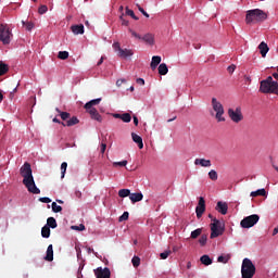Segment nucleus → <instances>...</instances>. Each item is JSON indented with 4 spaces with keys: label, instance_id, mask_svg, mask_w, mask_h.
Listing matches in <instances>:
<instances>
[{
    "label": "nucleus",
    "instance_id": "obj_36",
    "mask_svg": "<svg viewBox=\"0 0 278 278\" xmlns=\"http://www.w3.org/2000/svg\"><path fill=\"white\" fill-rule=\"evenodd\" d=\"M126 14L127 16H131L134 21H138V16H136V13H134V10H130L129 7H126Z\"/></svg>",
    "mask_w": 278,
    "mask_h": 278
},
{
    "label": "nucleus",
    "instance_id": "obj_42",
    "mask_svg": "<svg viewBox=\"0 0 278 278\" xmlns=\"http://www.w3.org/2000/svg\"><path fill=\"white\" fill-rule=\"evenodd\" d=\"M217 262H219L222 264H227V262H229V255H227V256H224V255L218 256Z\"/></svg>",
    "mask_w": 278,
    "mask_h": 278
},
{
    "label": "nucleus",
    "instance_id": "obj_19",
    "mask_svg": "<svg viewBox=\"0 0 278 278\" xmlns=\"http://www.w3.org/2000/svg\"><path fill=\"white\" fill-rule=\"evenodd\" d=\"M117 55L119 58H124V59H127V58H131V55H134V51L132 50H129V49H121L117 53Z\"/></svg>",
    "mask_w": 278,
    "mask_h": 278
},
{
    "label": "nucleus",
    "instance_id": "obj_56",
    "mask_svg": "<svg viewBox=\"0 0 278 278\" xmlns=\"http://www.w3.org/2000/svg\"><path fill=\"white\" fill-rule=\"evenodd\" d=\"M106 149H108V144L101 143V149H100V151H101L102 154L105 153V150H106Z\"/></svg>",
    "mask_w": 278,
    "mask_h": 278
},
{
    "label": "nucleus",
    "instance_id": "obj_51",
    "mask_svg": "<svg viewBox=\"0 0 278 278\" xmlns=\"http://www.w3.org/2000/svg\"><path fill=\"white\" fill-rule=\"evenodd\" d=\"M119 20L122 21V25H124L125 27H127V25H129V21L125 20V17L123 15L119 16Z\"/></svg>",
    "mask_w": 278,
    "mask_h": 278
},
{
    "label": "nucleus",
    "instance_id": "obj_52",
    "mask_svg": "<svg viewBox=\"0 0 278 278\" xmlns=\"http://www.w3.org/2000/svg\"><path fill=\"white\" fill-rule=\"evenodd\" d=\"M228 73H230V75L236 71V65H229L227 68Z\"/></svg>",
    "mask_w": 278,
    "mask_h": 278
},
{
    "label": "nucleus",
    "instance_id": "obj_64",
    "mask_svg": "<svg viewBox=\"0 0 278 278\" xmlns=\"http://www.w3.org/2000/svg\"><path fill=\"white\" fill-rule=\"evenodd\" d=\"M273 77L278 81V73H273Z\"/></svg>",
    "mask_w": 278,
    "mask_h": 278
},
{
    "label": "nucleus",
    "instance_id": "obj_53",
    "mask_svg": "<svg viewBox=\"0 0 278 278\" xmlns=\"http://www.w3.org/2000/svg\"><path fill=\"white\" fill-rule=\"evenodd\" d=\"M39 201L41 203H51V199L50 198H40Z\"/></svg>",
    "mask_w": 278,
    "mask_h": 278
},
{
    "label": "nucleus",
    "instance_id": "obj_15",
    "mask_svg": "<svg viewBox=\"0 0 278 278\" xmlns=\"http://www.w3.org/2000/svg\"><path fill=\"white\" fill-rule=\"evenodd\" d=\"M61 125H63V127H73L75 125H79V118H77V116L70 117L68 121L62 122Z\"/></svg>",
    "mask_w": 278,
    "mask_h": 278
},
{
    "label": "nucleus",
    "instance_id": "obj_47",
    "mask_svg": "<svg viewBox=\"0 0 278 278\" xmlns=\"http://www.w3.org/2000/svg\"><path fill=\"white\" fill-rule=\"evenodd\" d=\"M168 255H170V251H165L160 254L161 260H168Z\"/></svg>",
    "mask_w": 278,
    "mask_h": 278
},
{
    "label": "nucleus",
    "instance_id": "obj_10",
    "mask_svg": "<svg viewBox=\"0 0 278 278\" xmlns=\"http://www.w3.org/2000/svg\"><path fill=\"white\" fill-rule=\"evenodd\" d=\"M197 218H201L203 214H205V199L201 197L198 202V206L195 207Z\"/></svg>",
    "mask_w": 278,
    "mask_h": 278
},
{
    "label": "nucleus",
    "instance_id": "obj_35",
    "mask_svg": "<svg viewBox=\"0 0 278 278\" xmlns=\"http://www.w3.org/2000/svg\"><path fill=\"white\" fill-rule=\"evenodd\" d=\"M202 231H203V230H202L201 228H198V229L193 230V231L191 232V238H192L193 240H197V238H199V236H201Z\"/></svg>",
    "mask_w": 278,
    "mask_h": 278
},
{
    "label": "nucleus",
    "instance_id": "obj_57",
    "mask_svg": "<svg viewBox=\"0 0 278 278\" xmlns=\"http://www.w3.org/2000/svg\"><path fill=\"white\" fill-rule=\"evenodd\" d=\"M137 84H139V86H144V80L142 78H137Z\"/></svg>",
    "mask_w": 278,
    "mask_h": 278
},
{
    "label": "nucleus",
    "instance_id": "obj_24",
    "mask_svg": "<svg viewBox=\"0 0 278 278\" xmlns=\"http://www.w3.org/2000/svg\"><path fill=\"white\" fill-rule=\"evenodd\" d=\"M73 34H75V36H79V34H84V26L83 24H79V25H73L71 27Z\"/></svg>",
    "mask_w": 278,
    "mask_h": 278
},
{
    "label": "nucleus",
    "instance_id": "obj_13",
    "mask_svg": "<svg viewBox=\"0 0 278 278\" xmlns=\"http://www.w3.org/2000/svg\"><path fill=\"white\" fill-rule=\"evenodd\" d=\"M194 165L195 166H202V168H210V166H212V161L211 160H205V159H195L194 160Z\"/></svg>",
    "mask_w": 278,
    "mask_h": 278
},
{
    "label": "nucleus",
    "instance_id": "obj_31",
    "mask_svg": "<svg viewBox=\"0 0 278 278\" xmlns=\"http://www.w3.org/2000/svg\"><path fill=\"white\" fill-rule=\"evenodd\" d=\"M56 112H59L62 121H64L66 123V121H68L71 118V113L68 112H61L60 109H56Z\"/></svg>",
    "mask_w": 278,
    "mask_h": 278
},
{
    "label": "nucleus",
    "instance_id": "obj_12",
    "mask_svg": "<svg viewBox=\"0 0 278 278\" xmlns=\"http://www.w3.org/2000/svg\"><path fill=\"white\" fill-rule=\"evenodd\" d=\"M87 112L92 121L103 123V117L101 116V114H99V111H97V109H89L87 110Z\"/></svg>",
    "mask_w": 278,
    "mask_h": 278
},
{
    "label": "nucleus",
    "instance_id": "obj_22",
    "mask_svg": "<svg viewBox=\"0 0 278 278\" xmlns=\"http://www.w3.org/2000/svg\"><path fill=\"white\" fill-rule=\"evenodd\" d=\"M45 260L46 262H53V244L48 245Z\"/></svg>",
    "mask_w": 278,
    "mask_h": 278
},
{
    "label": "nucleus",
    "instance_id": "obj_16",
    "mask_svg": "<svg viewBox=\"0 0 278 278\" xmlns=\"http://www.w3.org/2000/svg\"><path fill=\"white\" fill-rule=\"evenodd\" d=\"M131 138H132V141L136 142V144H138L139 149H144V143L142 142V137H140L136 132H131Z\"/></svg>",
    "mask_w": 278,
    "mask_h": 278
},
{
    "label": "nucleus",
    "instance_id": "obj_59",
    "mask_svg": "<svg viewBox=\"0 0 278 278\" xmlns=\"http://www.w3.org/2000/svg\"><path fill=\"white\" fill-rule=\"evenodd\" d=\"M113 117L122 119L123 118V114L115 113V114H113Z\"/></svg>",
    "mask_w": 278,
    "mask_h": 278
},
{
    "label": "nucleus",
    "instance_id": "obj_3",
    "mask_svg": "<svg viewBox=\"0 0 278 278\" xmlns=\"http://www.w3.org/2000/svg\"><path fill=\"white\" fill-rule=\"evenodd\" d=\"M266 18H268V15L264 11L260 9H253L247 11L245 23L247 25H251V23H262L266 21Z\"/></svg>",
    "mask_w": 278,
    "mask_h": 278
},
{
    "label": "nucleus",
    "instance_id": "obj_18",
    "mask_svg": "<svg viewBox=\"0 0 278 278\" xmlns=\"http://www.w3.org/2000/svg\"><path fill=\"white\" fill-rule=\"evenodd\" d=\"M161 62H162V56H160V55L152 56V61L150 63L152 71H155L157 68V66H160Z\"/></svg>",
    "mask_w": 278,
    "mask_h": 278
},
{
    "label": "nucleus",
    "instance_id": "obj_44",
    "mask_svg": "<svg viewBox=\"0 0 278 278\" xmlns=\"http://www.w3.org/2000/svg\"><path fill=\"white\" fill-rule=\"evenodd\" d=\"M48 10H49V8H48L47 5H45V4H42V5L39 7V9H38V13H39V14H47Z\"/></svg>",
    "mask_w": 278,
    "mask_h": 278
},
{
    "label": "nucleus",
    "instance_id": "obj_49",
    "mask_svg": "<svg viewBox=\"0 0 278 278\" xmlns=\"http://www.w3.org/2000/svg\"><path fill=\"white\" fill-rule=\"evenodd\" d=\"M113 166H127V160L121 162H114Z\"/></svg>",
    "mask_w": 278,
    "mask_h": 278
},
{
    "label": "nucleus",
    "instance_id": "obj_54",
    "mask_svg": "<svg viewBox=\"0 0 278 278\" xmlns=\"http://www.w3.org/2000/svg\"><path fill=\"white\" fill-rule=\"evenodd\" d=\"M34 27V23H31V22H28V23H26V29H27V31H31V28Z\"/></svg>",
    "mask_w": 278,
    "mask_h": 278
},
{
    "label": "nucleus",
    "instance_id": "obj_6",
    "mask_svg": "<svg viewBox=\"0 0 278 278\" xmlns=\"http://www.w3.org/2000/svg\"><path fill=\"white\" fill-rule=\"evenodd\" d=\"M0 42L2 45H10L12 42V30L5 23H0Z\"/></svg>",
    "mask_w": 278,
    "mask_h": 278
},
{
    "label": "nucleus",
    "instance_id": "obj_21",
    "mask_svg": "<svg viewBox=\"0 0 278 278\" xmlns=\"http://www.w3.org/2000/svg\"><path fill=\"white\" fill-rule=\"evenodd\" d=\"M258 49L261 51L262 58H266V53H268V51H269L268 45L266 42L262 41L258 45Z\"/></svg>",
    "mask_w": 278,
    "mask_h": 278
},
{
    "label": "nucleus",
    "instance_id": "obj_60",
    "mask_svg": "<svg viewBox=\"0 0 278 278\" xmlns=\"http://www.w3.org/2000/svg\"><path fill=\"white\" fill-rule=\"evenodd\" d=\"M52 121H53V123H58L59 125H62V123H63L60 119H58V117H54Z\"/></svg>",
    "mask_w": 278,
    "mask_h": 278
},
{
    "label": "nucleus",
    "instance_id": "obj_1",
    "mask_svg": "<svg viewBox=\"0 0 278 278\" xmlns=\"http://www.w3.org/2000/svg\"><path fill=\"white\" fill-rule=\"evenodd\" d=\"M20 174L23 177V184L25 185V188H27L28 192L31 194H40V190L36 186V181L34 180V174L31 170V164L28 162H25L21 168Z\"/></svg>",
    "mask_w": 278,
    "mask_h": 278
},
{
    "label": "nucleus",
    "instance_id": "obj_55",
    "mask_svg": "<svg viewBox=\"0 0 278 278\" xmlns=\"http://www.w3.org/2000/svg\"><path fill=\"white\" fill-rule=\"evenodd\" d=\"M125 79H118L117 81H116V86H117V88H121L122 86H123V84H125Z\"/></svg>",
    "mask_w": 278,
    "mask_h": 278
},
{
    "label": "nucleus",
    "instance_id": "obj_7",
    "mask_svg": "<svg viewBox=\"0 0 278 278\" xmlns=\"http://www.w3.org/2000/svg\"><path fill=\"white\" fill-rule=\"evenodd\" d=\"M223 233H225V224L213 218V223L211 224V239L218 238V236H223Z\"/></svg>",
    "mask_w": 278,
    "mask_h": 278
},
{
    "label": "nucleus",
    "instance_id": "obj_48",
    "mask_svg": "<svg viewBox=\"0 0 278 278\" xmlns=\"http://www.w3.org/2000/svg\"><path fill=\"white\" fill-rule=\"evenodd\" d=\"M137 8H138L139 12H141V14H143V16H146V18H149V13H147V11H144V9L142 7H140V4H137Z\"/></svg>",
    "mask_w": 278,
    "mask_h": 278
},
{
    "label": "nucleus",
    "instance_id": "obj_14",
    "mask_svg": "<svg viewBox=\"0 0 278 278\" xmlns=\"http://www.w3.org/2000/svg\"><path fill=\"white\" fill-rule=\"evenodd\" d=\"M216 210L219 212V214H223L225 216L229 210V205H227V202H217Z\"/></svg>",
    "mask_w": 278,
    "mask_h": 278
},
{
    "label": "nucleus",
    "instance_id": "obj_20",
    "mask_svg": "<svg viewBox=\"0 0 278 278\" xmlns=\"http://www.w3.org/2000/svg\"><path fill=\"white\" fill-rule=\"evenodd\" d=\"M131 203H139V201H142L144 199V195L142 193H130L129 197Z\"/></svg>",
    "mask_w": 278,
    "mask_h": 278
},
{
    "label": "nucleus",
    "instance_id": "obj_11",
    "mask_svg": "<svg viewBox=\"0 0 278 278\" xmlns=\"http://www.w3.org/2000/svg\"><path fill=\"white\" fill-rule=\"evenodd\" d=\"M94 275L97 278H110L112 274L110 271V268L108 267H98L97 269H94Z\"/></svg>",
    "mask_w": 278,
    "mask_h": 278
},
{
    "label": "nucleus",
    "instance_id": "obj_40",
    "mask_svg": "<svg viewBox=\"0 0 278 278\" xmlns=\"http://www.w3.org/2000/svg\"><path fill=\"white\" fill-rule=\"evenodd\" d=\"M131 264L134 268H138V266H140V258L138 256H134L131 260Z\"/></svg>",
    "mask_w": 278,
    "mask_h": 278
},
{
    "label": "nucleus",
    "instance_id": "obj_50",
    "mask_svg": "<svg viewBox=\"0 0 278 278\" xmlns=\"http://www.w3.org/2000/svg\"><path fill=\"white\" fill-rule=\"evenodd\" d=\"M113 49H114V51H117V53H118L123 48H121V43L119 42H114L113 43Z\"/></svg>",
    "mask_w": 278,
    "mask_h": 278
},
{
    "label": "nucleus",
    "instance_id": "obj_29",
    "mask_svg": "<svg viewBox=\"0 0 278 278\" xmlns=\"http://www.w3.org/2000/svg\"><path fill=\"white\" fill-rule=\"evenodd\" d=\"M250 197H266V189H258L256 191H252Z\"/></svg>",
    "mask_w": 278,
    "mask_h": 278
},
{
    "label": "nucleus",
    "instance_id": "obj_17",
    "mask_svg": "<svg viewBox=\"0 0 278 278\" xmlns=\"http://www.w3.org/2000/svg\"><path fill=\"white\" fill-rule=\"evenodd\" d=\"M99 103H101V98L90 100L89 102H87L85 104L84 108H85V110H96L94 105H99Z\"/></svg>",
    "mask_w": 278,
    "mask_h": 278
},
{
    "label": "nucleus",
    "instance_id": "obj_63",
    "mask_svg": "<svg viewBox=\"0 0 278 278\" xmlns=\"http://www.w3.org/2000/svg\"><path fill=\"white\" fill-rule=\"evenodd\" d=\"M193 47L194 49H201V43H194Z\"/></svg>",
    "mask_w": 278,
    "mask_h": 278
},
{
    "label": "nucleus",
    "instance_id": "obj_23",
    "mask_svg": "<svg viewBox=\"0 0 278 278\" xmlns=\"http://www.w3.org/2000/svg\"><path fill=\"white\" fill-rule=\"evenodd\" d=\"M141 40H143L144 42H147V45H155V37L153 36V34H147L144 35Z\"/></svg>",
    "mask_w": 278,
    "mask_h": 278
},
{
    "label": "nucleus",
    "instance_id": "obj_34",
    "mask_svg": "<svg viewBox=\"0 0 278 278\" xmlns=\"http://www.w3.org/2000/svg\"><path fill=\"white\" fill-rule=\"evenodd\" d=\"M66 168H68V163L67 162H63L61 164V179H64V177L66 175Z\"/></svg>",
    "mask_w": 278,
    "mask_h": 278
},
{
    "label": "nucleus",
    "instance_id": "obj_27",
    "mask_svg": "<svg viewBox=\"0 0 278 278\" xmlns=\"http://www.w3.org/2000/svg\"><path fill=\"white\" fill-rule=\"evenodd\" d=\"M46 226L50 229H55V227H58V222L53 217H49Z\"/></svg>",
    "mask_w": 278,
    "mask_h": 278
},
{
    "label": "nucleus",
    "instance_id": "obj_61",
    "mask_svg": "<svg viewBox=\"0 0 278 278\" xmlns=\"http://www.w3.org/2000/svg\"><path fill=\"white\" fill-rule=\"evenodd\" d=\"M103 60H104V58H103V56H101V59L99 60V62H98L97 66H101V65L103 64Z\"/></svg>",
    "mask_w": 278,
    "mask_h": 278
},
{
    "label": "nucleus",
    "instance_id": "obj_32",
    "mask_svg": "<svg viewBox=\"0 0 278 278\" xmlns=\"http://www.w3.org/2000/svg\"><path fill=\"white\" fill-rule=\"evenodd\" d=\"M131 191L129 189H121L118 191V197H121V199H125V197H130Z\"/></svg>",
    "mask_w": 278,
    "mask_h": 278
},
{
    "label": "nucleus",
    "instance_id": "obj_30",
    "mask_svg": "<svg viewBox=\"0 0 278 278\" xmlns=\"http://www.w3.org/2000/svg\"><path fill=\"white\" fill-rule=\"evenodd\" d=\"M10 71V67L8 66V64L0 62V77H2V75H5V73H8Z\"/></svg>",
    "mask_w": 278,
    "mask_h": 278
},
{
    "label": "nucleus",
    "instance_id": "obj_5",
    "mask_svg": "<svg viewBox=\"0 0 278 278\" xmlns=\"http://www.w3.org/2000/svg\"><path fill=\"white\" fill-rule=\"evenodd\" d=\"M242 278H253L255 276V265L251 258H244L241 265Z\"/></svg>",
    "mask_w": 278,
    "mask_h": 278
},
{
    "label": "nucleus",
    "instance_id": "obj_45",
    "mask_svg": "<svg viewBox=\"0 0 278 278\" xmlns=\"http://www.w3.org/2000/svg\"><path fill=\"white\" fill-rule=\"evenodd\" d=\"M72 229L75 231H84L86 229V226L84 224H80L79 226H72Z\"/></svg>",
    "mask_w": 278,
    "mask_h": 278
},
{
    "label": "nucleus",
    "instance_id": "obj_4",
    "mask_svg": "<svg viewBox=\"0 0 278 278\" xmlns=\"http://www.w3.org/2000/svg\"><path fill=\"white\" fill-rule=\"evenodd\" d=\"M211 105L213 108V112H215L217 123H225V106H223V103H220L216 98H212Z\"/></svg>",
    "mask_w": 278,
    "mask_h": 278
},
{
    "label": "nucleus",
    "instance_id": "obj_33",
    "mask_svg": "<svg viewBox=\"0 0 278 278\" xmlns=\"http://www.w3.org/2000/svg\"><path fill=\"white\" fill-rule=\"evenodd\" d=\"M208 178L211 181H217L218 180V173L215 169H211L208 172Z\"/></svg>",
    "mask_w": 278,
    "mask_h": 278
},
{
    "label": "nucleus",
    "instance_id": "obj_37",
    "mask_svg": "<svg viewBox=\"0 0 278 278\" xmlns=\"http://www.w3.org/2000/svg\"><path fill=\"white\" fill-rule=\"evenodd\" d=\"M122 121L123 123H131V114L129 113L122 114Z\"/></svg>",
    "mask_w": 278,
    "mask_h": 278
},
{
    "label": "nucleus",
    "instance_id": "obj_38",
    "mask_svg": "<svg viewBox=\"0 0 278 278\" xmlns=\"http://www.w3.org/2000/svg\"><path fill=\"white\" fill-rule=\"evenodd\" d=\"M58 58L59 60H68V51H60Z\"/></svg>",
    "mask_w": 278,
    "mask_h": 278
},
{
    "label": "nucleus",
    "instance_id": "obj_58",
    "mask_svg": "<svg viewBox=\"0 0 278 278\" xmlns=\"http://www.w3.org/2000/svg\"><path fill=\"white\" fill-rule=\"evenodd\" d=\"M132 121H134V125L136 126V127H138V117L137 116H134L132 117Z\"/></svg>",
    "mask_w": 278,
    "mask_h": 278
},
{
    "label": "nucleus",
    "instance_id": "obj_43",
    "mask_svg": "<svg viewBox=\"0 0 278 278\" xmlns=\"http://www.w3.org/2000/svg\"><path fill=\"white\" fill-rule=\"evenodd\" d=\"M119 223H123L124 220H129V212H124L122 216L118 218Z\"/></svg>",
    "mask_w": 278,
    "mask_h": 278
},
{
    "label": "nucleus",
    "instance_id": "obj_25",
    "mask_svg": "<svg viewBox=\"0 0 278 278\" xmlns=\"http://www.w3.org/2000/svg\"><path fill=\"white\" fill-rule=\"evenodd\" d=\"M159 75H168V65H166V63L159 65Z\"/></svg>",
    "mask_w": 278,
    "mask_h": 278
},
{
    "label": "nucleus",
    "instance_id": "obj_28",
    "mask_svg": "<svg viewBox=\"0 0 278 278\" xmlns=\"http://www.w3.org/2000/svg\"><path fill=\"white\" fill-rule=\"evenodd\" d=\"M42 238H49L51 236V228L49 226H43L41 228Z\"/></svg>",
    "mask_w": 278,
    "mask_h": 278
},
{
    "label": "nucleus",
    "instance_id": "obj_39",
    "mask_svg": "<svg viewBox=\"0 0 278 278\" xmlns=\"http://www.w3.org/2000/svg\"><path fill=\"white\" fill-rule=\"evenodd\" d=\"M52 212H54V214H59V212H62V207L58 205V203L52 202Z\"/></svg>",
    "mask_w": 278,
    "mask_h": 278
},
{
    "label": "nucleus",
    "instance_id": "obj_8",
    "mask_svg": "<svg viewBox=\"0 0 278 278\" xmlns=\"http://www.w3.org/2000/svg\"><path fill=\"white\" fill-rule=\"evenodd\" d=\"M260 223V215L253 214L250 216L244 217L240 225L243 229H251V227H255Z\"/></svg>",
    "mask_w": 278,
    "mask_h": 278
},
{
    "label": "nucleus",
    "instance_id": "obj_62",
    "mask_svg": "<svg viewBox=\"0 0 278 278\" xmlns=\"http://www.w3.org/2000/svg\"><path fill=\"white\" fill-rule=\"evenodd\" d=\"M277 235H278V226L273 230V236H277Z\"/></svg>",
    "mask_w": 278,
    "mask_h": 278
},
{
    "label": "nucleus",
    "instance_id": "obj_2",
    "mask_svg": "<svg viewBox=\"0 0 278 278\" xmlns=\"http://www.w3.org/2000/svg\"><path fill=\"white\" fill-rule=\"evenodd\" d=\"M260 92L263 94H277L278 96V83L273 80V76H268L261 81Z\"/></svg>",
    "mask_w": 278,
    "mask_h": 278
},
{
    "label": "nucleus",
    "instance_id": "obj_46",
    "mask_svg": "<svg viewBox=\"0 0 278 278\" xmlns=\"http://www.w3.org/2000/svg\"><path fill=\"white\" fill-rule=\"evenodd\" d=\"M129 33L131 34V36L134 38H137V40H142V37L140 35H138V33H136V30L129 28Z\"/></svg>",
    "mask_w": 278,
    "mask_h": 278
},
{
    "label": "nucleus",
    "instance_id": "obj_9",
    "mask_svg": "<svg viewBox=\"0 0 278 278\" xmlns=\"http://www.w3.org/2000/svg\"><path fill=\"white\" fill-rule=\"evenodd\" d=\"M228 116L232 121V123H241V121H244V115H242V109L237 108L228 109Z\"/></svg>",
    "mask_w": 278,
    "mask_h": 278
},
{
    "label": "nucleus",
    "instance_id": "obj_41",
    "mask_svg": "<svg viewBox=\"0 0 278 278\" xmlns=\"http://www.w3.org/2000/svg\"><path fill=\"white\" fill-rule=\"evenodd\" d=\"M199 242L201 247H205V244H207V235H202L199 239Z\"/></svg>",
    "mask_w": 278,
    "mask_h": 278
},
{
    "label": "nucleus",
    "instance_id": "obj_26",
    "mask_svg": "<svg viewBox=\"0 0 278 278\" xmlns=\"http://www.w3.org/2000/svg\"><path fill=\"white\" fill-rule=\"evenodd\" d=\"M200 262L201 264H203L204 266H211L212 264V260L210 258V255L204 254L200 257Z\"/></svg>",
    "mask_w": 278,
    "mask_h": 278
}]
</instances>
